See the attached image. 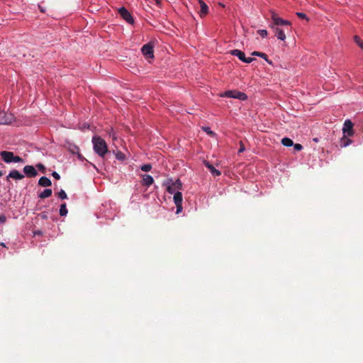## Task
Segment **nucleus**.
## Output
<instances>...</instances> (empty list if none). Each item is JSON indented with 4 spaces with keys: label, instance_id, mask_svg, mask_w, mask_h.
I'll return each mask as SVG.
<instances>
[{
    "label": "nucleus",
    "instance_id": "18",
    "mask_svg": "<svg viewBox=\"0 0 363 363\" xmlns=\"http://www.w3.org/2000/svg\"><path fill=\"white\" fill-rule=\"evenodd\" d=\"M275 35L278 39L281 40H284L286 39V35L284 30L279 28H275Z\"/></svg>",
    "mask_w": 363,
    "mask_h": 363
},
{
    "label": "nucleus",
    "instance_id": "28",
    "mask_svg": "<svg viewBox=\"0 0 363 363\" xmlns=\"http://www.w3.org/2000/svg\"><path fill=\"white\" fill-rule=\"evenodd\" d=\"M257 33L262 37L265 38L267 35V30L264 29L258 30Z\"/></svg>",
    "mask_w": 363,
    "mask_h": 363
},
{
    "label": "nucleus",
    "instance_id": "21",
    "mask_svg": "<svg viewBox=\"0 0 363 363\" xmlns=\"http://www.w3.org/2000/svg\"><path fill=\"white\" fill-rule=\"evenodd\" d=\"M352 143V140L350 139V138H341L340 140V145L341 147H346Z\"/></svg>",
    "mask_w": 363,
    "mask_h": 363
},
{
    "label": "nucleus",
    "instance_id": "17",
    "mask_svg": "<svg viewBox=\"0 0 363 363\" xmlns=\"http://www.w3.org/2000/svg\"><path fill=\"white\" fill-rule=\"evenodd\" d=\"M38 184L41 186L47 187L51 186L52 182L48 177H42L38 181Z\"/></svg>",
    "mask_w": 363,
    "mask_h": 363
},
{
    "label": "nucleus",
    "instance_id": "3",
    "mask_svg": "<svg viewBox=\"0 0 363 363\" xmlns=\"http://www.w3.org/2000/svg\"><path fill=\"white\" fill-rule=\"evenodd\" d=\"M221 97H228L233 99H238L241 101H245L247 99V96L244 92H241L236 90H230L225 91L224 93L220 94Z\"/></svg>",
    "mask_w": 363,
    "mask_h": 363
},
{
    "label": "nucleus",
    "instance_id": "29",
    "mask_svg": "<svg viewBox=\"0 0 363 363\" xmlns=\"http://www.w3.org/2000/svg\"><path fill=\"white\" fill-rule=\"evenodd\" d=\"M354 40L355 41V43L360 47V45L361 43H363V41H362L361 38L357 36V35H355L354 38Z\"/></svg>",
    "mask_w": 363,
    "mask_h": 363
},
{
    "label": "nucleus",
    "instance_id": "14",
    "mask_svg": "<svg viewBox=\"0 0 363 363\" xmlns=\"http://www.w3.org/2000/svg\"><path fill=\"white\" fill-rule=\"evenodd\" d=\"M142 177H143L142 184L143 186H150L154 182V179H153L152 177L149 174H143V175H142Z\"/></svg>",
    "mask_w": 363,
    "mask_h": 363
},
{
    "label": "nucleus",
    "instance_id": "22",
    "mask_svg": "<svg viewBox=\"0 0 363 363\" xmlns=\"http://www.w3.org/2000/svg\"><path fill=\"white\" fill-rule=\"evenodd\" d=\"M52 189H46L39 194V197L40 199H45L50 196L52 195Z\"/></svg>",
    "mask_w": 363,
    "mask_h": 363
},
{
    "label": "nucleus",
    "instance_id": "9",
    "mask_svg": "<svg viewBox=\"0 0 363 363\" xmlns=\"http://www.w3.org/2000/svg\"><path fill=\"white\" fill-rule=\"evenodd\" d=\"M272 19L276 26H290L291 22L279 17L274 12L272 13Z\"/></svg>",
    "mask_w": 363,
    "mask_h": 363
},
{
    "label": "nucleus",
    "instance_id": "6",
    "mask_svg": "<svg viewBox=\"0 0 363 363\" xmlns=\"http://www.w3.org/2000/svg\"><path fill=\"white\" fill-rule=\"evenodd\" d=\"M13 116L11 113L0 110V125L10 124L13 121Z\"/></svg>",
    "mask_w": 363,
    "mask_h": 363
},
{
    "label": "nucleus",
    "instance_id": "24",
    "mask_svg": "<svg viewBox=\"0 0 363 363\" xmlns=\"http://www.w3.org/2000/svg\"><path fill=\"white\" fill-rule=\"evenodd\" d=\"M67 213H68V211L67 209L66 203L61 204L60 208V215L61 216H67Z\"/></svg>",
    "mask_w": 363,
    "mask_h": 363
},
{
    "label": "nucleus",
    "instance_id": "2",
    "mask_svg": "<svg viewBox=\"0 0 363 363\" xmlns=\"http://www.w3.org/2000/svg\"><path fill=\"white\" fill-rule=\"evenodd\" d=\"M0 155L6 163L11 162H23V158L19 156H15L13 152L9 151H1Z\"/></svg>",
    "mask_w": 363,
    "mask_h": 363
},
{
    "label": "nucleus",
    "instance_id": "26",
    "mask_svg": "<svg viewBox=\"0 0 363 363\" xmlns=\"http://www.w3.org/2000/svg\"><path fill=\"white\" fill-rule=\"evenodd\" d=\"M140 169L144 172H149L151 170L152 166L150 164H145L141 166Z\"/></svg>",
    "mask_w": 363,
    "mask_h": 363
},
{
    "label": "nucleus",
    "instance_id": "46",
    "mask_svg": "<svg viewBox=\"0 0 363 363\" xmlns=\"http://www.w3.org/2000/svg\"><path fill=\"white\" fill-rule=\"evenodd\" d=\"M219 5L224 7V5L223 4H219Z\"/></svg>",
    "mask_w": 363,
    "mask_h": 363
},
{
    "label": "nucleus",
    "instance_id": "36",
    "mask_svg": "<svg viewBox=\"0 0 363 363\" xmlns=\"http://www.w3.org/2000/svg\"><path fill=\"white\" fill-rule=\"evenodd\" d=\"M6 221V218L4 215H0V223H4Z\"/></svg>",
    "mask_w": 363,
    "mask_h": 363
},
{
    "label": "nucleus",
    "instance_id": "8",
    "mask_svg": "<svg viewBox=\"0 0 363 363\" xmlns=\"http://www.w3.org/2000/svg\"><path fill=\"white\" fill-rule=\"evenodd\" d=\"M342 133L344 134V136H346L345 135H347V136L353 135V123L350 120L347 119L345 121L342 128Z\"/></svg>",
    "mask_w": 363,
    "mask_h": 363
},
{
    "label": "nucleus",
    "instance_id": "34",
    "mask_svg": "<svg viewBox=\"0 0 363 363\" xmlns=\"http://www.w3.org/2000/svg\"><path fill=\"white\" fill-rule=\"evenodd\" d=\"M240 149L238 150V152H242L245 150V145L242 141H240Z\"/></svg>",
    "mask_w": 363,
    "mask_h": 363
},
{
    "label": "nucleus",
    "instance_id": "40",
    "mask_svg": "<svg viewBox=\"0 0 363 363\" xmlns=\"http://www.w3.org/2000/svg\"><path fill=\"white\" fill-rule=\"evenodd\" d=\"M155 3L156 5H157L158 6H160L161 5V0H153Z\"/></svg>",
    "mask_w": 363,
    "mask_h": 363
},
{
    "label": "nucleus",
    "instance_id": "16",
    "mask_svg": "<svg viewBox=\"0 0 363 363\" xmlns=\"http://www.w3.org/2000/svg\"><path fill=\"white\" fill-rule=\"evenodd\" d=\"M64 145L72 154L79 153V147L77 145H75L74 144H72V143H70L69 142H67L66 144H65Z\"/></svg>",
    "mask_w": 363,
    "mask_h": 363
},
{
    "label": "nucleus",
    "instance_id": "32",
    "mask_svg": "<svg viewBox=\"0 0 363 363\" xmlns=\"http://www.w3.org/2000/svg\"><path fill=\"white\" fill-rule=\"evenodd\" d=\"M202 129L208 134V135H212L213 132L211 130V128L209 127H202Z\"/></svg>",
    "mask_w": 363,
    "mask_h": 363
},
{
    "label": "nucleus",
    "instance_id": "42",
    "mask_svg": "<svg viewBox=\"0 0 363 363\" xmlns=\"http://www.w3.org/2000/svg\"><path fill=\"white\" fill-rule=\"evenodd\" d=\"M313 141L315 143H318V138H313Z\"/></svg>",
    "mask_w": 363,
    "mask_h": 363
},
{
    "label": "nucleus",
    "instance_id": "39",
    "mask_svg": "<svg viewBox=\"0 0 363 363\" xmlns=\"http://www.w3.org/2000/svg\"><path fill=\"white\" fill-rule=\"evenodd\" d=\"M40 216L42 219H47L48 218V214L46 212H43L40 214Z\"/></svg>",
    "mask_w": 363,
    "mask_h": 363
},
{
    "label": "nucleus",
    "instance_id": "45",
    "mask_svg": "<svg viewBox=\"0 0 363 363\" xmlns=\"http://www.w3.org/2000/svg\"><path fill=\"white\" fill-rule=\"evenodd\" d=\"M1 246H3V247H5V245H4V242H1Z\"/></svg>",
    "mask_w": 363,
    "mask_h": 363
},
{
    "label": "nucleus",
    "instance_id": "19",
    "mask_svg": "<svg viewBox=\"0 0 363 363\" xmlns=\"http://www.w3.org/2000/svg\"><path fill=\"white\" fill-rule=\"evenodd\" d=\"M174 202L175 205L182 204V194L180 191H177L174 195Z\"/></svg>",
    "mask_w": 363,
    "mask_h": 363
},
{
    "label": "nucleus",
    "instance_id": "15",
    "mask_svg": "<svg viewBox=\"0 0 363 363\" xmlns=\"http://www.w3.org/2000/svg\"><path fill=\"white\" fill-rule=\"evenodd\" d=\"M199 3L201 6L200 16L201 17H203V16H206L208 13V7L206 5V4L202 0H199Z\"/></svg>",
    "mask_w": 363,
    "mask_h": 363
},
{
    "label": "nucleus",
    "instance_id": "41",
    "mask_svg": "<svg viewBox=\"0 0 363 363\" xmlns=\"http://www.w3.org/2000/svg\"><path fill=\"white\" fill-rule=\"evenodd\" d=\"M39 9H40V11L42 12V13H44L45 11V9L42 7L41 6H38Z\"/></svg>",
    "mask_w": 363,
    "mask_h": 363
},
{
    "label": "nucleus",
    "instance_id": "11",
    "mask_svg": "<svg viewBox=\"0 0 363 363\" xmlns=\"http://www.w3.org/2000/svg\"><path fill=\"white\" fill-rule=\"evenodd\" d=\"M23 172L28 177H34L38 174L36 169L32 165H26L23 168Z\"/></svg>",
    "mask_w": 363,
    "mask_h": 363
},
{
    "label": "nucleus",
    "instance_id": "4",
    "mask_svg": "<svg viewBox=\"0 0 363 363\" xmlns=\"http://www.w3.org/2000/svg\"><path fill=\"white\" fill-rule=\"evenodd\" d=\"M168 185L167 187V191L169 194H174L176 191L181 190L182 189V183L179 179H177L174 182L172 179H170L167 182Z\"/></svg>",
    "mask_w": 363,
    "mask_h": 363
},
{
    "label": "nucleus",
    "instance_id": "33",
    "mask_svg": "<svg viewBox=\"0 0 363 363\" xmlns=\"http://www.w3.org/2000/svg\"><path fill=\"white\" fill-rule=\"evenodd\" d=\"M296 151H300L303 149V147L301 144L296 143L294 145Z\"/></svg>",
    "mask_w": 363,
    "mask_h": 363
},
{
    "label": "nucleus",
    "instance_id": "13",
    "mask_svg": "<svg viewBox=\"0 0 363 363\" xmlns=\"http://www.w3.org/2000/svg\"><path fill=\"white\" fill-rule=\"evenodd\" d=\"M203 164L209 169V171L213 176H220L221 174V172L219 170L216 169L214 167V166L209 162L204 160Z\"/></svg>",
    "mask_w": 363,
    "mask_h": 363
},
{
    "label": "nucleus",
    "instance_id": "37",
    "mask_svg": "<svg viewBox=\"0 0 363 363\" xmlns=\"http://www.w3.org/2000/svg\"><path fill=\"white\" fill-rule=\"evenodd\" d=\"M176 206H177V213H179L182 210V204H179V205L177 204Z\"/></svg>",
    "mask_w": 363,
    "mask_h": 363
},
{
    "label": "nucleus",
    "instance_id": "27",
    "mask_svg": "<svg viewBox=\"0 0 363 363\" xmlns=\"http://www.w3.org/2000/svg\"><path fill=\"white\" fill-rule=\"evenodd\" d=\"M58 197L61 199H66L67 198V196L65 191L61 189L60 191L58 192Z\"/></svg>",
    "mask_w": 363,
    "mask_h": 363
},
{
    "label": "nucleus",
    "instance_id": "12",
    "mask_svg": "<svg viewBox=\"0 0 363 363\" xmlns=\"http://www.w3.org/2000/svg\"><path fill=\"white\" fill-rule=\"evenodd\" d=\"M9 178L20 180L24 178V175L19 172L18 170L13 169L11 171L9 175L6 177L7 180H9Z\"/></svg>",
    "mask_w": 363,
    "mask_h": 363
},
{
    "label": "nucleus",
    "instance_id": "38",
    "mask_svg": "<svg viewBox=\"0 0 363 363\" xmlns=\"http://www.w3.org/2000/svg\"><path fill=\"white\" fill-rule=\"evenodd\" d=\"M89 128V125L86 124V123H83L82 125L79 126V128L82 129V130H84V128Z\"/></svg>",
    "mask_w": 363,
    "mask_h": 363
},
{
    "label": "nucleus",
    "instance_id": "7",
    "mask_svg": "<svg viewBox=\"0 0 363 363\" xmlns=\"http://www.w3.org/2000/svg\"><path fill=\"white\" fill-rule=\"evenodd\" d=\"M118 13H120L121 16L128 23L133 24L134 19L130 13L125 8V7H121L118 9Z\"/></svg>",
    "mask_w": 363,
    "mask_h": 363
},
{
    "label": "nucleus",
    "instance_id": "23",
    "mask_svg": "<svg viewBox=\"0 0 363 363\" xmlns=\"http://www.w3.org/2000/svg\"><path fill=\"white\" fill-rule=\"evenodd\" d=\"M281 144L284 146L290 147L294 145V142L289 138H283L281 140Z\"/></svg>",
    "mask_w": 363,
    "mask_h": 363
},
{
    "label": "nucleus",
    "instance_id": "31",
    "mask_svg": "<svg viewBox=\"0 0 363 363\" xmlns=\"http://www.w3.org/2000/svg\"><path fill=\"white\" fill-rule=\"evenodd\" d=\"M296 15H297V16H298L300 18H303V19H306V20H308L307 16H306V15L304 13H302V12H297V13H296Z\"/></svg>",
    "mask_w": 363,
    "mask_h": 363
},
{
    "label": "nucleus",
    "instance_id": "44",
    "mask_svg": "<svg viewBox=\"0 0 363 363\" xmlns=\"http://www.w3.org/2000/svg\"><path fill=\"white\" fill-rule=\"evenodd\" d=\"M360 48L363 50V43H361Z\"/></svg>",
    "mask_w": 363,
    "mask_h": 363
},
{
    "label": "nucleus",
    "instance_id": "5",
    "mask_svg": "<svg viewBox=\"0 0 363 363\" xmlns=\"http://www.w3.org/2000/svg\"><path fill=\"white\" fill-rule=\"evenodd\" d=\"M230 53L233 56H236L240 60L245 63H251L255 60L252 57H246L245 53L240 50H233L230 51Z\"/></svg>",
    "mask_w": 363,
    "mask_h": 363
},
{
    "label": "nucleus",
    "instance_id": "10",
    "mask_svg": "<svg viewBox=\"0 0 363 363\" xmlns=\"http://www.w3.org/2000/svg\"><path fill=\"white\" fill-rule=\"evenodd\" d=\"M141 52L147 58H152L154 57L153 46L150 43L144 45L142 47Z\"/></svg>",
    "mask_w": 363,
    "mask_h": 363
},
{
    "label": "nucleus",
    "instance_id": "1",
    "mask_svg": "<svg viewBox=\"0 0 363 363\" xmlns=\"http://www.w3.org/2000/svg\"><path fill=\"white\" fill-rule=\"evenodd\" d=\"M92 143L94 152L101 158L110 152L108 145L103 138H92Z\"/></svg>",
    "mask_w": 363,
    "mask_h": 363
},
{
    "label": "nucleus",
    "instance_id": "43",
    "mask_svg": "<svg viewBox=\"0 0 363 363\" xmlns=\"http://www.w3.org/2000/svg\"><path fill=\"white\" fill-rule=\"evenodd\" d=\"M3 175H4V173L1 171H0V177H1Z\"/></svg>",
    "mask_w": 363,
    "mask_h": 363
},
{
    "label": "nucleus",
    "instance_id": "35",
    "mask_svg": "<svg viewBox=\"0 0 363 363\" xmlns=\"http://www.w3.org/2000/svg\"><path fill=\"white\" fill-rule=\"evenodd\" d=\"M52 176L55 179H60V174L57 172H53L52 173Z\"/></svg>",
    "mask_w": 363,
    "mask_h": 363
},
{
    "label": "nucleus",
    "instance_id": "30",
    "mask_svg": "<svg viewBox=\"0 0 363 363\" xmlns=\"http://www.w3.org/2000/svg\"><path fill=\"white\" fill-rule=\"evenodd\" d=\"M36 167H38V169L41 171L43 173H45V166L41 164V163H39L36 165Z\"/></svg>",
    "mask_w": 363,
    "mask_h": 363
},
{
    "label": "nucleus",
    "instance_id": "25",
    "mask_svg": "<svg viewBox=\"0 0 363 363\" xmlns=\"http://www.w3.org/2000/svg\"><path fill=\"white\" fill-rule=\"evenodd\" d=\"M113 152L115 153V155H116V157L118 160H121V161H123L125 158V155H124V153H123L121 151H117L116 152H115L113 151Z\"/></svg>",
    "mask_w": 363,
    "mask_h": 363
},
{
    "label": "nucleus",
    "instance_id": "20",
    "mask_svg": "<svg viewBox=\"0 0 363 363\" xmlns=\"http://www.w3.org/2000/svg\"><path fill=\"white\" fill-rule=\"evenodd\" d=\"M252 55L260 57L267 61L269 64H272V61L269 60L267 55L264 52L255 51L252 53Z\"/></svg>",
    "mask_w": 363,
    "mask_h": 363
}]
</instances>
